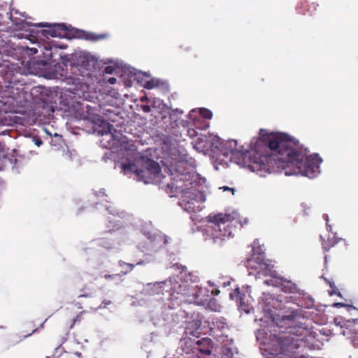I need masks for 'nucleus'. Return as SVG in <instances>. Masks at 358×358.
I'll list each match as a JSON object with an SVG mask.
<instances>
[{
    "label": "nucleus",
    "mask_w": 358,
    "mask_h": 358,
    "mask_svg": "<svg viewBox=\"0 0 358 358\" xmlns=\"http://www.w3.org/2000/svg\"><path fill=\"white\" fill-rule=\"evenodd\" d=\"M262 145L266 146V152L254 162L251 166L253 170L269 173L284 170L286 176L301 174L310 178L319 172L322 162L319 155H308V149L287 134L268 133L262 129L255 148L257 152L260 151Z\"/></svg>",
    "instance_id": "f257e3e1"
},
{
    "label": "nucleus",
    "mask_w": 358,
    "mask_h": 358,
    "mask_svg": "<svg viewBox=\"0 0 358 358\" xmlns=\"http://www.w3.org/2000/svg\"><path fill=\"white\" fill-rule=\"evenodd\" d=\"M296 317L294 314L282 317V322L287 325L286 331L271 336V341L277 345L275 352L282 354L278 358H306L304 355H294V350L301 347L308 331L306 327L296 324Z\"/></svg>",
    "instance_id": "f03ea898"
},
{
    "label": "nucleus",
    "mask_w": 358,
    "mask_h": 358,
    "mask_svg": "<svg viewBox=\"0 0 358 358\" xmlns=\"http://www.w3.org/2000/svg\"><path fill=\"white\" fill-rule=\"evenodd\" d=\"M122 170L126 172L134 173L145 183L150 181L159 180L160 167L157 162L142 156L139 152L134 153V161L127 159L121 165Z\"/></svg>",
    "instance_id": "7ed1b4c3"
},
{
    "label": "nucleus",
    "mask_w": 358,
    "mask_h": 358,
    "mask_svg": "<svg viewBox=\"0 0 358 358\" xmlns=\"http://www.w3.org/2000/svg\"><path fill=\"white\" fill-rule=\"evenodd\" d=\"M169 172L171 182L167 183V187L176 192L188 193L195 177L193 169L187 166V162L183 161L176 162L171 164V167L164 169Z\"/></svg>",
    "instance_id": "20e7f679"
},
{
    "label": "nucleus",
    "mask_w": 358,
    "mask_h": 358,
    "mask_svg": "<svg viewBox=\"0 0 358 358\" xmlns=\"http://www.w3.org/2000/svg\"><path fill=\"white\" fill-rule=\"evenodd\" d=\"M233 217L230 214L218 213L209 216V224L206 229L208 236L215 243L229 238L232 234L231 221Z\"/></svg>",
    "instance_id": "39448f33"
},
{
    "label": "nucleus",
    "mask_w": 358,
    "mask_h": 358,
    "mask_svg": "<svg viewBox=\"0 0 358 358\" xmlns=\"http://www.w3.org/2000/svg\"><path fill=\"white\" fill-rule=\"evenodd\" d=\"M14 10L13 9L10 13H7L9 15V18L15 25V29L17 30H25L29 29L30 27H48V29L43 30V34L45 36H50L52 37H59L62 36L61 31L67 30V27L64 24H50L48 23H39V24H33L31 22H26L25 20H20L19 21L17 20L15 17H13V13ZM15 13H18L17 10H15Z\"/></svg>",
    "instance_id": "423d86ee"
},
{
    "label": "nucleus",
    "mask_w": 358,
    "mask_h": 358,
    "mask_svg": "<svg viewBox=\"0 0 358 358\" xmlns=\"http://www.w3.org/2000/svg\"><path fill=\"white\" fill-rule=\"evenodd\" d=\"M166 286H170L169 292L172 300H179L180 302L185 301L186 296L189 295L190 288L186 282H179L175 279L170 278L164 282Z\"/></svg>",
    "instance_id": "0eeeda50"
},
{
    "label": "nucleus",
    "mask_w": 358,
    "mask_h": 358,
    "mask_svg": "<svg viewBox=\"0 0 358 358\" xmlns=\"http://www.w3.org/2000/svg\"><path fill=\"white\" fill-rule=\"evenodd\" d=\"M252 251L251 257L247 259L245 266L248 268L257 271L259 268V266L266 261L265 256L260 248H253Z\"/></svg>",
    "instance_id": "6e6552de"
},
{
    "label": "nucleus",
    "mask_w": 358,
    "mask_h": 358,
    "mask_svg": "<svg viewBox=\"0 0 358 358\" xmlns=\"http://www.w3.org/2000/svg\"><path fill=\"white\" fill-rule=\"evenodd\" d=\"M88 312L87 310H83L77 314L76 316H73L71 313H66V318L65 320V327L68 329H73L75 326L78 325L84 320V316L87 315Z\"/></svg>",
    "instance_id": "1a4fd4ad"
},
{
    "label": "nucleus",
    "mask_w": 358,
    "mask_h": 358,
    "mask_svg": "<svg viewBox=\"0 0 358 358\" xmlns=\"http://www.w3.org/2000/svg\"><path fill=\"white\" fill-rule=\"evenodd\" d=\"M227 145H229V149L228 151H226L224 155L225 156H228L231 155V158L235 157L238 155L243 158V156L245 154V150H243V147H237V141L231 140L227 142Z\"/></svg>",
    "instance_id": "9d476101"
},
{
    "label": "nucleus",
    "mask_w": 358,
    "mask_h": 358,
    "mask_svg": "<svg viewBox=\"0 0 358 358\" xmlns=\"http://www.w3.org/2000/svg\"><path fill=\"white\" fill-rule=\"evenodd\" d=\"M69 36H85L87 40L96 41L105 38V35H96L92 33L85 32L80 30L75 29L69 26Z\"/></svg>",
    "instance_id": "9b49d317"
},
{
    "label": "nucleus",
    "mask_w": 358,
    "mask_h": 358,
    "mask_svg": "<svg viewBox=\"0 0 358 358\" xmlns=\"http://www.w3.org/2000/svg\"><path fill=\"white\" fill-rule=\"evenodd\" d=\"M259 275L264 276H274L275 271L273 270V266L268 262V260H266L259 266V268L256 271Z\"/></svg>",
    "instance_id": "f8f14e48"
},
{
    "label": "nucleus",
    "mask_w": 358,
    "mask_h": 358,
    "mask_svg": "<svg viewBox=\"0 0 358 358\" xmlns=\"http://www.w3.org/2000/svg\"><path fill=\"white\" fill-rule=\"evenodd\" d=\"M343 241V239L336 237L335 235L328 237L327 240L322 241V248L324 252L329 251L330 249L337 245L339 242Z\"/></svg>",
    "instance_id": "ddd939ff"
},
{
    "label": "nucleus",
    "mask_w": 358,
    "mask_h": 358,
    "mask_svg": "<svg viewBox=\"0 0 358 358\" xmlns=\"http://www.w3.org/2000/svg\"><path fill=\"white\" fill-rule=\"evenodd\" d=\"M281 286L282 289L285 292L293 293L296 290V284L289 280H282Z\"/></svg>",
    "instance_id": "4468645a"
},
{
    "label": "nucleus",
    "mask_w": 358,
    "mask_h": 358,
    "mask_svg": "<svg viewBox=\"0 0 358 358\" xmlns=\"http://www.w3.org/2000/svg\"><path fill=\"white\" fill-rule=\"evenodd\" d=\"M37 331V328H35V329H33L31 330V332L27 333V334H26L22 335V336H17V335L14 336L12 338L11 343H12L13 344H15V343H18V342L21 341L22 339L26 338H27L28 336H31L32 334H34V333L35 331Z\"/></svg>",
    "instance_id": "2eb2a0df"
},
{
    "label": "nucleus",
    "mask_w": 358,
    "mask_h": 358,
    "mask_svg": "<svg viewBox=\"0 0 358 358\" xmlns=\"http://www.w3.org/2000/svg\"><path fill=\"white\" fill-rule=\"evenodd\" d=\"M120 266L125 269L123 274H127L128 272L131 271L135 267V264H128L122 261L119 262Z\"/></svg>",
    "instance_id": "dca6fc26"
},
{
    "label": "nucleus",
    "mask_w": 358,
    "mask_h": 358,
    "mask_svg": "<svg viewBox=\"0 0 358 358\" xmlns=\"http://www.w3.org/2000/svg\"><path fill=\"white\" fill-rule=\"evenodd\" d=\"M200 113L206 119H210L213 115L212 112L206 108H202Z\"/></svg>",
    "instance_id": "f3484780"
},
{
    "label": "nucleus",
    "mask_w": 358,
    "mask_h": 358,
    "mask_svg": "<svg viewBox=\"0 0 358 358\" xmlns=\"http://www.w3.org/2000/svg\"><path fill=\"white\" fill-rule=\"evenodd\" d=\"M157 85V84L156 83V82L153 80H151L147 81L145 83L144 87L148 90H151V89L154 88L155 87H156Z\"/></svg>",
    "instance_id": "a211bd4d"
},
{
    "label": "nucleus",
    "mask_w": 358,
    "mask_h": 358,
    "mask_svg": "<svg viewBox=\"0 0 358 358\" xmlns=\"http://www.w3.org/2000/svg\"><path fill=\"white\" fill-rule=\"evenodd\" d=\"M104 124L106 125V127L104 129V131L103 132V134H111L112 130L113 129V125H111L108 122H104Z\"/></svg>",
    "instance_id": "6ab92c4d"
},
{
    "label": "nucleus",
    "mask_w": 358,
    "mask_h": 358,
    "mask_svg": "<svg viewBox=\"0 0 358 358\" xmlns=\"http://www.w3.org/2000/svg\"><path fill=\"white\" fill-rule=\"evenodd\" d=\"M111 303V301L110 300H104L102 301L101 305L99 306V308H106L108 305H110Z\"/></svg>",
    "instance_id": "aec40b11"
},
{
    "label": "nucleus",
    "mask_w": 358,
    "mask_h": 358,
    "mask_svg": "<svg viewBox=\"0 0 358 358\" xmlns=\"http://www.w3.org/2000/svg\"><path fill=\"white\" fill-rule=\"evenodd\" d=\"M141 108L145 113H150L151 111V107L149 105H143Z\"/></svg>",
    "instance_id": "412c9836"
},
{
    "label": "nucleus",
    "mask_w": 358,
    "mask_h": 358,
    "mask_svg": "<svg viewBox=\"0 0 358 358\" xmlns=\"http://www.w3.org/2000/svg\"><path fill=\"white\" fill-rule=\"evenodd\" d=\"M188 135L190 137H194L196 135V132L194 129H189L187 131Z\"/></svg>",
    "instance_id": "4be33fe9"
},
{
    "label": "nucleus",
    "mask_w": 358,
    "mask_h": 358,
    "mask_svg": "<svg viewBox=\"0 0 358 358\" xmlns=\"http://www.w3.org/2000/svg\"><path fill=\"white\" fill-rule=\"evenodd\" d=\"M34 141L38 147L43 144V141L39 138H34Z\"/></svg>",
    "instance_id": "5701e85b"
},
{
    "label": "nucleus",
    "mask_w": 358,
    "mask_h": 358,
    "mask_svg": "<svg viewBox=\"0 0 358 358\" xmlns=\"http://www.w3.org/2000/svg\"><path fill=\"white\" fill-rule=\"evenodd\" d=\"M199 351L203 354V355H208L210 354V350H208V349H200Z\"/></svg>",
    "instance_id": "b1692460"
},
{
    "label": "nucleus",
    "mask_w": 358,
    "mask_h": 358,
    "mask_svg": "<svg viewBox=\"0 0 358 358\" xmlns=\"http://www.w3.org/2000/svg\"><path fill=\"white\" fill-rule=\"evenodd\" d=\"M108 82L111 85H114L117 83V79L114 77H111L108 78Z\"/></svg>",
    "instance_id": "393cba45"
},
{
    "label": "nucleus",
    "mask_w": 358,
    "mask_h": 358,
    "mask_svg": "<svg viewBox=\"0 0 358 358\" xmlns=\"http://www.w3.org/2000/svg\"><path fill=\"white\" fill-rule=\"evenodd\" d=\"M105 72L106 73H113V68L112 66H106L105 68Z\"/></svg>",
    "instance_id": "a878e982"
},
{
    "label": "nucleus",
    "mask_w": 358,
    "mask_h": 358,
    "mask_svg": "<svg viewBox=\"0 0 358 358\" xmlns=\"http://www.w3.org/2000/svg\"><path fill=\"white\" fill-rule=\"evenodd\" d=\"M117 275H118L117 274H115V275H105L104 278L106 279H110V278H115V277H116Z\"/></svg>",
    "instance_id": "bb28decb"
},
{
    "label": "nucleus",
    "mask_w": 358,
    "mask_h": 358,
    "mask_svg": "<svg viewBox=\"0 0 358 358\" xmlns=\"http://www.w3.org/2000/svg\"><path fill=\"white\" fill-rule=\"evenodd\" d=\"M220 189H222L224 191H226V190H231V191H232V192H233V193H234V189H233V188H230V187H227V186H224V187H221Z\"/></svg>",
    "instance_id": "cd10ccee"
},
{
    "label": "nucleus",
    "mask_w": 358,
    "mask_h": 358,
    "mask_svg": "<svg viewBox=\"0 0 358 358\" xmlns=\"http://www.w3.org/2000/svg\"><path fill=\"white\" fill-rule=\"evenodd\" d=\"M90 296H91V294L90 293L81 294L78 296V297H85V298L90 297Z\"/></svg>",
    "instance_id": "c85d7f7f"
},
{
    "label": "nucleus",
    "mask_w": 358,
    "mask_h": 358,
    "mask_svg": "<svg viewBox=\"0 0 358 358\" xmlns=\"http://www.w3.org/2000/svg\"><path fill=\"white\" fill-rule=\"evenodd\" d=\"M143 264H144V262L143 261H140V262H137L136 264V265H143Z\"/></svg>",
    "instance_id": "c756f323"
},
{
    "label": "nucleus",
    "mask_w": 358,
    "mask_h": 358,
    "mask_svg": "<svg viewBox=\"0 0 358 358\" xmlns=\"http://www.w3.org/2000/svg\"><path fill=\"white\" fill-rule=\"evenodd\" d=\"M31 51L34 54L37 53V50L36 48H31Z\"/></svg>",
    "instance_id": "7c9ffc66"
},
{
    "label": "nucleus",
    "mask_w": 358,
    "mask_h": 358,
    "mask_svg": "<svg viewBox=\"0 0 358 358\" xmlns=\"http://www.w3.org/2000/svg\"><path fill=\"white\" fill-rule=\"evenodd\" d=\"M174 112H176V113H180V114H182V110H178V109H176V110H174Z\"/></svg>",
    "instance_id": "2f4dec72"
},
{
    "label": "nucleus",
    "mask_w": 358,
    "mask_h": 358,
    "mask_svg": "<svg viewBox=\"0 0 358 358\" xmlns=\"http://www.w3.org/2000/svg\"><path fill=\"white\" fill-rule=\"evenodd\" d=\"M158 238L161 239V236H159L158 237L155 236L154 241H157Z\"/></svg>",
    "instance_id": "473e14b6"
},
{
    "label": "nucleus",
    "mask_w": 358,
    "mask_h": 358,
    "mask_svg": "<svg viewBox=\"0 0 358 358\" xmlns=\"http://www.w3.org/2000/svg\"><path fill=\"white\" fill-rule=\"evenodd\" d=\"M182 270L183 271H187V268H186V266H182Z\"/></svg>",
    "instance_id": "72a5a7b5"
},
{
    "label": "nucleus",
    "mask_w": 358,
    "mask_h": 358,
    "mask_svg": "<svg viewBox=\"0 0 358 358\" xmlns=\"http://www.w3.org/2000/svg\"><path fill=\"white\" fill-rule=\"evenodd\" d=\"M354 322H355V324H358V319H355V320H354Z\"/></svg>",
    "instance_id": "f704fd0d"
},
{
    "label": "nucleus",
    "mask_w": 358,
    "mask_h": 358,
    "mask_svg": "<svg viewBox=\"0 0 358 358\" xmlns=\"http://www.w3.org/2000/svg\"><path fill=\"white\" fill-rule=\"evenodd\" d=\"M201 343V341H198L196 342V344H197L198 345H199Z\"/></svg>",
    "instance_id": "c9c22d12"
},
{
    "label": "nucleus",
    "mask_w": 358,
    "mask_h": 358,
    "mask_svg": "<svg viewBox=\"0 0 358 358\" xmlns=\"http://www.w3.org/2000/svg\"><path fill=\"white\" fill-rule=\"evenodd\" d=\"M187 123V122H184L183 120L182 121V124L183 126H185V124Z\"/></svg>",
    "instance_id": "e433bc0d"
},
{
    "label": "nucleus",
    "mask_w": 358,
    "mask_h": 358,
    "mask_svg": "<svg viewBox=\"0 0 358 358\" xmlns=\"http://www.w3.org/2000/svg\"><path fill=\"white\" fill-rule=\"evenodd\" d=\"M74 80H78V81L80 83V78H74Z\"/></svg>",
    "instance_id": "4c0bfd02"
},
{
    "label": "nucleus",
    "mask_w": 358,
    "mask_h": 358,
    "mask_svg": "<svg viewBox=\"0 0 358 358\" xmlns=\"http://www.w3.org/2000/svg\"><path fill=\"white\" fill-rule=\"evenodd\" d=\"M84 80H85V79H84V78H82V79H81V82H83Z\"/></svg>",
    "instance_id": "58836bf2"
},
{
    "label": "nucleus",
    "mask_w": 358,
    "mask_h": 358,
    "mask_svg": "<svg viewBox=\"0 0 358 358\" xmlns=\"http://www.w3.org/2000/svg\"><path fill=\"white\" fill-rule=\"evenodd\" d=\"M46 358H50V357H47Z\"/></svg>",
    "instance_id": "ea45409f"
}]
</instances>
